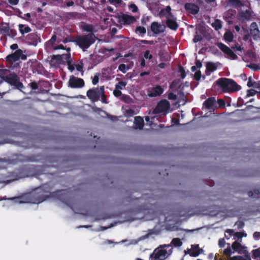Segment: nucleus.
<instances>
[{"mask_svg":"<svg viewBox=\"0 0 260 260\" xmlns=\"http://www.w3.org/2000/svg\"><path fill=\"white\" fill-rule=\"evenodd\" d=\"M50 195V188L46 184H44L35 188L31 192L22 194L18 198L20 200V203L40 204L49 198Z\"/></svg>","mask_w":260,"mask_h":260,"instance_id":"obj_1","label":"nucleus"},{"mask_svg":"<svg viewBox=\"0 0 260 260\" xmlns=\"http://www.w3.org/2000/svg\"><path fill=\"white\" fill-rule=\"evenodd\" d=\"M173 250L171 244L160 245L150 254L149 260H165L172 254Z\"/></svg>","mask_w":260,"mask_h":260,"instance_id":"obj_2","label":"nucleus"},{"mask_svg":"<svg viewBox=\"0 0 260 260\" xmlns=\"http://www.w3.org/2000/svg\"><path fill=\"white\" fill-rule=\"evenodd\" d=\"M95 38L93 34L77 35L75 37V44L83 51H86L95 42Z\"/></svg>","mask_w":260,"mask_h":260,"instance_id":"obj_3","label":"nucleus"},{"mask_svg":"<svg viewBox=\"0 0 260 260\" xmlns=\"http://www.w3.org/2000/svg\"><path fill=\"white\" fill-rule=\"evenodd\" d=\"M216 83L224 92L237 91L241 89V86L231 79L220 78L216 81Z\"/></svg>","mask_w":260,"mask_h":260,"instance_id":"obj_4","label":"nucleus"},{"mask_svg":"<svg viewBox=\"0 0 260 260\" xmlns=\"http://www.w3.org/2000/svg\"><path fill=\"white\" fill-rule=\"evenodd\" d=\"M5 82L20 91L24 88L23 83L20 81V78L14 73H9Z\"/></svg>","mask_w":260,"mask_h":260,"instance_id":"obj_5","label":"nucleus"},{"mask_svg":"<svg viewBox=\"0 0 260 260\" xmlns=\"http://www.w3.org/2000/svg\"><path fill=\"white\" fill-rule=\"evenodd\" d=\"M170 104L167 100H160L152 111L154 114H163L166 115L169 111Z\"/></svg>","mask_w":260,"mask_h":260,"instance_id":"obj_6","label":"nucleus"},{"mask_svg":"<svg viewBox=\"0 0 260 260\" xmlns=\"http://www.w3.org/2000/svg\"><path fill=\"white\" fill-rule=\"evenodd\" d=\"M20 58L25 60L26 59V56L23 54L22 50L19 49L16 50L15 52L7 55L5 59L8 63L11 64Z\"/></svg>","mask_w":260,"mask_h":260,"instance_id":"obj_7","label":"nucleus"},{"mask_svg":"<svg viewBox=\"0 0 260 260\" xmlns=\"http://www.w3.org/2000/svg\"><path fill=\"white\" fill-rule=\"evenodd\" d=\"M102 91L100 88H93L89 89L86 93L87 96L92 102H98L101 96Z\"/></svg>","mask_w":260,"mask_h":260,"instance_id":"obj_8","label":"nucleus"},{"mask_svg":"<svg viewBox=\"0 0 260 260\" xmlns=\"http://www.w3.org/2000/svg\"><path fill=\"white\" fill-rule=\"evenodd\" d=\"M68 83L69 86L72 88H82L85 85L84 81L83 79L76 77L74 76L70 77Z\"/></svg>","mask_w":260,"mask_h":260,"instance_id":"obj_9","label":"nucleus"},{"mask_svg":"<svg viewBox=\"0 0 260 260\" xmlns=\"http://www.w3.org/2000/svg\"><path fill=\"white\" fill-rule=\"evenodd\" d=\"M25 43L33 46H37L41 39L36 33H30L25 37Z\"/></svg>","mask_w":260,"mask_h":260,"instance_id":"obj_10","label":"nucleus"},{"mask_svg":"<svg viewBox=\"0 0 260 260\" xmlns=\"http://www.w3.org/2000/svg\"><path fill=\"white\" fill-rule=\"evenodd\" d=\"M118 21L123 25H129L135 22L136 19L133 16L123 14L119 16Z\"/></svg>","mask_w":260,"mask_h":260,"instance_id":"obj_11","label":"nucleus"},{"mask_svg":"<svg viewBox=\"0 0 260 260\" xmlns=\"http://www.w3.org/2000/svg\"><path fill=\"white\" fill-rule=\"evenodd\" d=\"M216 45L223 52L233 59H236L237 58V56L235 54V53L225 44L221 42H219L217 43Z\"/></svg>","mask_w":260,"mask_h":260,"instance_id":"obj_12","label":"nucleus"},{"mask_svg":"<svg viewBox=\"0 0 260 260\" xmlns=\"http://www.w3.org/2000/svg\"><path fill=\"white\" fill-rule=\"evenodd\" d=\"M151 30L155 34H159L164 32L166 26L164 25H161L157 22H153L151 24Z\"/></svg>","mask_w":260,"mask_h":260,"instance_id":"obj_13","label":"nucleus"},{"mask_svg":"<svg viewBox=\"0 0 260 260\" xmlns=\"http://www.w3.org/2000/svg\"><path fill=\"white\" fill-rule=\"evenodd\" d=\"M164 91V89L161 86L157 85L151 88V90L148 92V95L150 97L160 96Z\"/></svg>","mask_w":260,"mask_h":260,"instance_id":"obj_14","label":"nucleus"},{"mask_svg":"<svg viewBox=\"0 0 260 260\" xmlns=\"http://www.w3.org/2000/svg\"><path fill=\"white\" fill-rule=\"evenodd\" d=\"M185 9L192 15H196L199 13V7L198 5L192 3H186L184 6Z\"/></svg>","mask_w":260,"mask_h":260,"instance_id":"obj_15","label":"nucleus"},{"mask_svg":"<svg viewBox=\"0 0 260 260\" xmlns=\"http://www.w3.org/2000/svg\"><path fill=\"white\" fill-rule=\"evenodd\" d=\"M259 30L255 22H252L250 25V33L253 39L255 40L260 38Z\"/></svg>","mask_w":260,"mask_h":260,"instance_id":"obj_16","label":"nucleus"},{"mask_svg":"<svg viewBox=\"0 0 260 260\" xmlns=\"http://www.w3.org/2000/svg\"><path fill=\"white\" fill-rule=\"evenodd\" d=\"M167 26L171 29L176 30L179 27V25L176 22V19L174 17H170L167 19L166 22Z\"/></svg>","mask_w":260,"mask_h":260,"instance_id":"obj_17","label":"nucleus"},{"mask_svg":"<svg viewBox=\"0 0 260 260\" xmlns=\"http://www.w3.org/2000/svg\"><path fill=\"white\" fill-rule=\"evenodd\" d=\"M236 12L235 10H228L226 11L223 16V19L229 24L233 23V19Z\"/></svg>","mask_w":260,"mask_h":260,"instance_id":"obj_18","label":"nucleus"},{"mask_svg":"<svg viewBox=\"0 0 260 260\" xmlns=\"http://www.w3.org/2000/svg\"><path fill=\"white\" fill-rule=\"evenodd\" d=\"M215 98L210 97L205 100L203 103V107L208 110H212L215 108Z\"/></svg>","mask_w":260,"mask_h":260,"instance_id":"obj_19","label":"nucleus"},{"mask_svg":"<svg viewBox=\"0 0 260 260\" xmlns=\"http://www.w3.org/2000/svg\"><path fill=\"white\" fill-rule=\"evenodd\" d=\"M159 15L160 17H165L167 19L170 17H174V15L171 13V8L169 6H167L166 9H161Z\"/></svg>","mask_w":260,"mask_h":260,"instance_id":"obj_20","label":"nucleus"},{"mask_svg":"<svg viewBox=\"0 0 260 260\" xmlns=\"http://www.w3.org/2000/svg\"><path fill=\"white\" fill-rule=\"evenodd\" d=\"M134 123L135 128L139 129H142L144 125V120L141 116H136Z\"/></svg>","mask_w":260,"mask_h":260,"instance_id":"obj_21","label":"nucleus"},{"mask_svg":"<svg viewBox=\"0 0 260 260\" xmlns=\"http://www.w3.org/2000/svg\"><path fill=\"white\" fill-rule=\"evenodd\" d=\"M191 248L192 251L189 254L192 257L198 256L203 251L202 249L199 247V245L198 244L192 245Z\"/></svg>","mask_w":260,"mask_h":260,"instance_id":"obj_22","label":"nucleus"},{"mask_svg":"<svg viewBox=\"0 0 260 260\" xmlns=\"http://www.w3.org/2000/svg\"><path fill=\"white\" fill-rule=\"evenodd\" d=\"M239 17L243 20H249L251 17V13L249 10L242 11L239 13Z\"/></svg>","mask_w":260,"mask_h":260,"instance_id":"obj_23","label":"nucleus"},{"mask_svg":"<svg viewBox=\"0 0 260 260\" xmlns=\"http://www.w3.org/2000/svg\"><path fill=\"white\" fill-rule=\"evenodd\" d=\"M18 29L21 34L24 36L25 34L29 33L31 31V29L28 25L20 24L18 25Z\"/></svg>","mask_w":260,"mask_h":260,"instance_id":"obj_24","label":"nucleus"},{"mask_svg":"<svg viewBox=\"0 0 260 260\" xmlns=\"http://www.w3.org/2000/svg\"><path fill=\"white\" fill-rule=\"evenodd\" d=\"M228 5L234 8H238L243 6L240 0H229Z\"/></svg>","mask_w":260,"mask_h":260,"instance_id":"obj_25","label":"nucleus"},{"mask_svg":"<svg viewBox=\"0 0 260 260\" xmlns=\"http://www.w3.org/2000/svg\"><path fill=\"white\" fill-rule=\"evenodd\" d=\"M66 49L68 53L66 54H62V57L61 58V61L67 62V64H70L71 63L72 61L71 57V54L70 53L71 48L69 47Z\"/></svg>","mask_w":260,"mask_h":260,"instance_id":"obj_26","label":"nucleus"},{"mask_svg":"<svg viewBox=\"0 0 260 260\" xmlns=\"http://www.w3.org/2000/svg\"><path fill=\"white\" fill-rule=\"evenodd\" d=\"M232 248L235 251L241 253L242 251L243 247L240 243L238 242L237 241H235L232 245Z\"/></svg>","mask_w":260,"mask_h":260,"instance_id":"obj_27","label":"nucleus"},{"mask_svg":"<svg viewBox=\"0 0 260 260\" xmlns=\"http://www.w3.org/2000/svg\"><path fill=\"white\" fill-rule=\"evenodd\" d=\"M9 28V24L6 23H0V34L6 35Z\"/></svg>","mask_w":260,"mask_h":260,"instance_id":"obj_28","label":"nucleus"},{"mask_svg":"<svg viewBox=\"0 0 260 260\" xmlns=\"http://www.w3.org/2000/svg\"><path fill=\"white\" fill-rule=\"evenodd\" d=\"M82 29L89 32V34H93V26L92 24H86L82 26Z\"/></svg>","mask_w":260,"mask_h":260,"instance_id":"obj_29","label":"nucleus"},{"mask_svg":"<svg viewBox=\"0 0 260 260\" xmlns=\"http://www.w3.org/2000/svg\"><path fill=\"white\" fill-rule=\"evenodd\" d=\"M217 69V66L215 63L209 62L206 64V70L210 72H213Z\"/></svg>","mask_w":260,"mask_h":260,"instance_id":"obj_30","label":"nucleus"},{"mask_svg":"<svg viewBox=\"0 0 260 260\" xmlns=\"http://www.w3.org/2000/svg\"><path fill=\"white\" fill-rule=\"evenodd\" d=\"M234 36L231 31H226L224 34V39L225 41L231 42L233 40Z\"/></svg>","mask_w":260,"mask_h":260,"instance_id":"obj_31","label":"nucleus"},{"mask_svg":"<svg viewBox=\"0 0 260 260\" xmlns=\"http://www.w3.org/2000/svg\"><path fill=\"white\" fill-rule=\"evenodd\" d=\"M170 244L171 246L173 245L174 247H179L182 246V242L179 238H176L172 239Z\"/></svg>","mask_w":260,"mask_h":260,"instance_id":"obj_32","label":"nucleus"},{"mask_svg":"<svg viewBox=\"0 0 260 260\" xmlns=\"http://www.w3.org/2000/svg\"><path fill=\"white\" fill-rule=\"evenodd\" d=\"M247 194L249 197H254L255 198H259V197L258 196L260 194V191L259 189H255L253 191L250 190L248 191Z\"/></svg>","mask_w":260,"mask_h":260,"instance_id":"obj_33","label":"nucleus"},{"mask_svg":"<svg viewBox=\"0 0 260 260\" xmlns=\"http://www.w3.org/2000/svg\"><path fill=\"white\" fill-rule=\"evenodd\" d=\"M9 73V71L7 69H0V78L5 81Z\"/></svg>","mask_w":260,"mask_h":260,"instance_id":"obj_34","label":"nucleus"},{"mask_svg":"<svg viewBox=\"0 0 260 260\" xmlns=\"http://www.w3.org/2000/svg\"><path fill=\"white\" fill-rule=\"evenodd\" d=\"M212 26L216 30H218L222 27L221 21L219 19H216L214 23H212Z\"/></svg>","mask_w":260,"mask_h":260,"instance_id":"obj_35","label":"nucleus"},{"mask_svg":"<svg viewBox=\"0 0 260 260\" xmlns=\"http://www.w3.org/2000/svg\"><path fill=\"white\" fill-rule=\"evenodd\" d=\"M9 177H11V180L13 181L18 180L20 178L19 175L15 172H12L9 173Z\"/></svg>","mask_w":260,"mask_h":260,"instance_id":"obj_36","label":"nucleus"},{"mask_svg":"<svg viewBox=\"0 0 260 260\" xmlns=\"http://www.w3.org/2000/svg\"><path fill=\"white\" fill-rule=\"evenodd\" d=\"M101 90L102 91L101 92V96L100 98H101L102 102L103 103H107V102L106 101V95L105 94V88L104 86H101Z\"/></svg>","mask_w":260,"mask_h":260,"instance_id":"obj_37","label":"nucleus"},{"mask_svg":"<svg viewBox=\"0 0 260 260\" xmlns=\"http://www.w3.org/2000/svg\"><path fill=\"white\" fill-rule=\"evenodd\" d=\"M83 60H81L78 63L75 65L77 70L80 72H81L82 74L84 72V71L83 70V66H84V64L83 63Z\"/></svg>","mask_w":260,"mask_h":260,"instance_id":"obj_38","label":"nucleus"},{"mask_svg":"<svg viewBox=\"0 0 260 260\" xmlns=\"http://www.w3.org/2000/svg\"><path fill=\"white\" fill-rule=\"evenodd\" d=\"M6 35L13 38L16 36L17 31L14 29H10L9 28Z\"/></svg>","mask_w":260,"mask_h":260,"instance_id":"obj_39","label":"nucleus"},{"mask_svg":"<svg viewBox=\"0 0 260 260\" xmlns=\"http://www.w3.org/2000/svg\"><path fill=\"white\" fill-rule=\"evenodd\" d=\"M126 85V82L125 81H121L118 82L117 84L115 85V88L117 89H122L123 87Z\"/></svg>","mask_w":260,"mask_h":260,"instance_id":"obj_40","label":"nucleus"},{"mask_svg":"<svg viewBox=\"0 0 260 260\" xmlns=\"http://www.w3.org/2000/svg\"><path fill=\"white\" fill-rule=\"evenodd\" d=\"M62 42L64 44L68 42H74L75 43V37L74 38L71 36H68L63 39Z\"/></svg>","mask_w":260,"mask_h":260,"instance_id":"obj_41","label":"nucleus"},{"mask_svg":"<svg viewBox=\"0 0 260 260\" xmlns=\"http://www.w3.org/2000/svg\"><path fill=\"white\" fill-rule=\"evenodd\" d=\"M136 31L142 35L145 34L146 32L145 28L141 26H137Z\"/></svg>","mask_w":260,"mask_h":260,"instance_id":"obj_42","label":"nucleus"},{"mask_svg":"<svg viewBox=\"0 0 260 260\" xmlns=\"http://www.w3.org/2000/svg\"><path fill=\"white\" fill-rule=\"evenodd\" d=\"M256 91L254 89H248L247 90V94H246L245 98H247L249 96H253L256 94Z\"/></svg>","mask_w":260,"mask_h":260,"instance_id":"obj_43","label":"nucleus"},{"mask_svg":"<svg viewBox=\"0 0 260 260\" xmlns=\"http://www.w3.org/2000/svg\"><path fill=\"white\" fill-rule=\"evenodd\" d=\"M122 100L126 103H130L132 100L129 95L126 94L122 95Z\"/></svg>","mask_w":260,"mask_h":260,"instance_id":"obj_44","label":"nucleus"},{"mask_svg":"<svg viewBox=\"0 0 260 260\" xmlns=\"http://www.w3.org/2000/svg\"><path fill=\"white\" fill-rule=\"evenodd\" d=\"M179 72L180 73V77L181 79H183L186 77V73L183 67L181 66H179Z\"/></svg>","mask_w":260,"mask_h":260,"instance_id":"obj_45","label":"nucleus"},{"mask_svg":"<svg viewBox=\"0 0 260 260\" xmlns=\"http://www.w3.org/2000/svg\"><path fill=\"white\" fill-rule=\"evenodd\" d=\"M128 69L124 63L120 64L118 67V70L122 72L123 73H125Z\"/></svg>","mask_w":260,"mask_h":260,"instance_id":"obj_46","label":"nucleus"},{"mask_svg":"<svg viewBox=\"0 0 260 260\" xmlns=\"http://www.w3.org/2000/svg\"><path fill=\"white\" fill-rule=\"evenodd\" d=\"M252 254L254 258L260 257V248L253 250Z\"/></svg>","mask_w":260,"mask_h":260,"instance_id":"obj_47","label":"nucleus"},{"mask_svg":"<svg viewBox=\"0 0 260 260\" xmlns=\"http://www.w3.org/2000/svg\"><path fill=\"white\" fill-rule=\"evenodd\" d=\"M67 191L66 190H57L52 193L53 196H59L62 195L63 194H65L66 192Z\"/></svg>","mask_w":260,"mask_h":260,"instance_id":"obj_48","label":"nucleus"},{"mask_svg":"<svg viewBox=\"0 0 260 260\" xmlns=\"http://www.w3.org/2000/svg\"><path fill=\"white\" fill-rule=\"evenodd\" d=\"M228 247L223 250V253L227 256H230L232 254V250L231 247H230V244H228Z\"/></svg>","mask_w":260,"mask_h":260,"instance_id":"obj_49","label":"nucleus"},{"mask_svg":"<svg viewBox=\"0 0 260 260\" xmlns=\"http://www.w3.org/2000/svg\"><path fill=\"white\" fill-rule=\"evenodd\" d=\"M99 75L100 74L98 73L97 74L94 76V77L92 79V83L93 85H96L98 84L99 81Z\"/></svg>","mask_w":260,"mask_h":260,"instance_id":"obj_50","label":"nucleus"},{"mask_svg":"<svg viewBox=\"0 0 260 260\" xmlns=\"http://www.w3.org/2000/svg\"><path fill=\"white\" fill-rule=\"evenodd\" d=\"M144 57L146 59H151L153 56L151 54H150V51L147 50L144 52Z\"/></svg>","mask_w":260,"mask_h":260,"instance_id":"obj_51","label":"nucleus"},{"mask_svg":"<svg viewBox=\"0 0 260 260\" xmlns=\"http://www.w3.org/2000/svg\"><path fill=\"white\" fill-rule=\"evenodd\" d=\"M29 85L32 90H36L38 88V83L35 81L31 82L29 84Z\"/></svg>","mask_w":260,"mask_h":260,"instance_id":"obj_52","label":"nucleus"},{"mask_svg":"<svg viewBox=\"0 0 260 260\" xmlns=\"http://www.w3.org/2000/svg\"><path fill=\"white\" fill-rule=\"evenodd\" d=\"M201 77V72L200 71H198L196 72L194 75V79L197 80L199 81L200 80Z\"/></svg>","mask_w":260,"mask_h":260,"instance_id":"obj_53","label":"nucleus"},{"mask_svg":"<svg viewBox=\"0 0 260 260\" xmlns=\"http://www.w3.org/2000/svg\"><path fill=\"white\" fill-rule=\"evenodd\" d=\"M168 98L170 100H176L177 98V96L173 92H170L168 94Z\"/></svg>","mask_w":260,"mask_h":260,"instance_id":"obj_54","label":"nucleus"},{"mask_svg":"<svg viewBox=\"0 0 260 260\" xmlns=\"http://www.w3.org/2000/svg\"><path fill=\"white\" fill-rule=\"evenodd\" d=\"M202 39V37L201 35H196L194 36V38L193 39V42L194 43H197L199 41H201Z\"/></svg>","mask_w":260,"mask_h":260,"instance_id":"obj_55","label":"nucleus"},{"mask_svg":"<svg viewBox=\"0 0 260 260\" xmlns=\"http://www.w3.org/2000/svg\"><path fill=\"white\" fill-rule=\"evenodd\" d=\"M225 245V241L224 239H220L218 241V245L219 247L223 248Z\"/></svg>","mask_w":260,"mask_h":260,"instance_id":"obj_56","label":"nucleus"},{"mask_svg":"<svg viewBox=\"0 0 260 260\" xmlns=\"http://www.w3.org/2000/svg\"><path fill=\"white\" fill-rule=\"evenodd\" d=\"M56 41V35H53L51 38L49 40V42L51 45H53L55 44V41Z\"/></svg>","mask_w":260,"mask_h":260,"instance_id":"obj_57","label":"nucleus"},{"mask_svg":"<svg viewBox=\"0 0 260 260\" xmlns=\"http://www.w3.org/2000/svg\"><path fill=\"white\" fill-rule=\"evenodd\" d=\"M113 94L116 97H119L122 95V92L120 90L116 89L113 90Z\"/></svg>","mask_w":260,"mask_h":260,"instance_id":"obj_58","label":"nucleus"},{"mask_svg":"<svg viewBox=\"0 0 260 260\" xmlns=\"http://www.w3.org/2000/svg\"><path fill=\"white\" fill-rule=\"evenodd\" d=\"M108 1L113 5H120L122 3L121 0H108Z\"/></svg>","mask_w":260,"mask_h":260,"instance_id":"obj_59","label":"nucleus"},{"mask_svg":"<svg viewBox=\"0 0 260 260\" xmlns=\"http://www.w3.org/2000/svg\"><path fill=\"white\" fill-rule=\"evenodd\" d=\"M130 8L132 9V12L134 13L137 12L138 10L137 6L134 4H131Z\"/></svg>","mask_w":260,"mask_h":260,"instance_id":"obj_60","label":"nucleus"},{"mask_svg":"<svg viewBox=\"0 0 260 260\" xmlns=\"http://www.w3.org/2000/svg\"><path fill=\"white\" fill-rule=\"evenodd\" d=\"M236 224L237 225L239 229H241L244 226V223L242 221H238Z\"/></svg>","mask_w":260,"mask_h":260,"instance_id":"obj_61","label":"nucleus"},{"mask_svg":"<svg viewBox=\"0 0 260 260\" xmlns=\"http://www.w3.org/2000/svg\"><path fill=\"white\" fill-rule=\"evenodd\" d=\"M141 42L144 44L153 45L155 44L154 41L152 40H142Z\"/></svg>","mask_w":260,"mask_h":260,"instance_id":"obj_62","label":"nucleus"},{"mask_svg":"<svg viewBox=\"0 0 260 260\" xmlns=\"http://www.w3.org/2000/svg\"><path fill=\"white\" fill-rule=\"evenodd\" d=\"M253 238L255 240H258L260 239V232H255L253 235Z\"/></svg>","mask_w":260,"mask_h":260,"instance_id":"obj_63","label":"nucleus"},{"mask_svg":"<svg viewBox=\"0 0 260 260\" xmlns=\"http://www.w3.org/2000/svg\"><path fill=\"white\" fill-rule=\"evenodd\" d=\"M230 260H246L241 256H234L231 258Z\"/></svg>","mask_w":260,"mask_h":260,"instance_id":"obj_64","label":"nucleus"}]
</instances>
